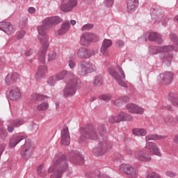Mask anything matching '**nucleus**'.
I'll return each mask as SVG.
<instances>
[{
	"instance_id": "obj_21",
	"label": "nucleus",
	"mask_w": 178,
	"mask_h": 178,
	"mask_svg": "<svg viewBox=\"0 0 178 178\" xmlns=\"http://www.w3.org/2000/svg\"><path fill=\"white\" fill-rule=\"evenodd\" d=\"M9 98L11 101H17L22 98L20 90L17 86H13L9 92Z\"/></svg>"
},
{
	"instance_id": "obj_39",
	"label": "nucleus",
	"mask_w": 178,
	"mask_h": 178,
	"mask_svg": "<svg viewBox=\"0 0 178 178\" xmlns=\"http://www.w3.org/2000/svg\"><path fill=\"white\" fill-rule=\"evenodd\" d=\"M56 81H58V78L56 76L54 75L47 79V84L50 86V87H54L55 84H56Z\"/></svg>"
},
{
	"instance_id": "obj_22",
	"label": "nucleus",
	"mask_w": 178,
	"mask_h": 178,
	"mask_svg": "<svg viewBox=\"0 0 178 178\" xmlns=\"http://www.w3.org/2000/svg\"><path fill=\"white\" fill-rule=\"evenodd\" d=\"M126 108L129 111V113H138L139 115L144 113V108L138 107L134 104H127Z\"/></svg>"
},
{
	"instance_id": "obj_12",
	"label": "nucleus",
	"mask_w": 178,
	"mask_h": 178,
	"mask_svg": "<svg viewBox=\"0 0 178 178\" xmlns=\"http://www.w3.org/2000/svg\"><path fill=\"white\" fill-rule=\"evenodd\" d=\"M95 55V51L87 47H81L77 51V56L79 59H90Z\"/></svg>"
},
{
	"instance_id": "obj_60",
	"label": "nucleus",
	"mask_w": 178,
	"mask_h": 178,
	"mask_svg": "<svg viewBox=\"0 0 178 178\" xmlns=\"http://www.w3.org/2000/svg\"><path fill=\"white\" fill-rule=\"evenodd\" d=\"M165 175H166V176H168V177H171V178H173V177H175L176 176V173L172 172H170V171H167V172H165Z\"/></svg>"
},
{
	"instance_id": "obj_34",
	"label": "nucleus",
	"mask_w": 178,
	"mask_h": 178,
	"mask_svg": "<svg viewBox=\"0 0 178 178\" xmlns=\"http://www.w3.org/2000/svg\"><path fill=\"white\" fill-rule=\"evenodd\" d=\"M166 138L165 136L159 135V134H150L145 136L146 141L156 140H165Z\"/></svg>"
},
{
	"instance_id": "obj_43",
	"label": "nucleus",
	"mask_w": 178,
	"mask_h": 178,
	"mask_svg": "<svg viewBox=\"0 0 178 178\" xmlns=\"http://www.w3.org/2000/svg\"><path fill=\"white\" fill-rule=\"evenodd\" d=\"M58 58V54L54 51H51L48 54V60L49 62H51V60H56V59Z\"/></svg>"
},
{
	"instance_id": "obj_64",
	"label": "nucleus",
	"mask_w": 178,
	"mask_h": 178,
	"mask_svg": "<svg viewBox=\"0 0 178 178\" xmlns=\"http://www.w3.org/2000/svg\"><path fill=\"white\" fill-rule=\"evenodd\" d=\"M173 143H174L175 144H178V135H177V136H175V138H174V140H173Z\"/></svg>"
},
{
	"instance_id": "obj_49",
	"label": "nucleus",
	"mask_w": 178,
	"mask_h": 178,
	"mask_svg": "<svg viewBox=\"0 0 178 178\" xmlns=\"http://www.w3.org/2000/svg\"><path fill=\"white\" fill-rule=\"evenodd\" d=\"M109 122L110 123H120V122L119 121V117L117 115V116H115V115H111L109 119Z\"/></svg>"
},
{
	"instance_id": "obj_59",
	"label": "nucleus",
	"mask_w": 178,
	"mask_h": 178,
	"mask_svg": "<svg viewBox=\"0 0 178 178\" xmlns=\"http://www.w3.org/2000/svg\"><path fill=\"white\" fill-rule=\"evenodd\" d=\"M24 35H26V31H22L19 33L17 37L18 40H21V38H23V37H24Z\"/></svg>"
},
{
	"instance_id": "obj_24",
	"label": "nucleus",
	"mask_w": 178,
	"mask_h": 178,
	"mask_svg": "<svg viewBox=\"0 0 178 178\" xmlns=\"http://www.w3.org/2000/svg\"><path fill=\"white\" fill-rule=\"evenodd\" d=\"M26 138H27V136H12L10 138L9 145L11 148H15L19 143L23 141V140H26Z\"/></svg>"
},
{
	"instance_id": "obj_37",
	"label": "nucleus",
	"mask_w": 178,
	"mask_h": 178,
	"mask_svg": "<svg viewBox=\"0 0 178 178\" xmlns=\"http://www.w3.org/2000/svg\"><path fill=\"white\" fill-rule=\"evenodd\" d=\"M33 98L36 101V102H42V101H44V99H48L49 97L44 95L35 94L34 95Z\"/></svg>"
},
{
	"instance_id": "obj_33",
	"label": "nucleus",
	"mask_w": 178,
	"mask_h": 178,
	"mask_svg": "<svg viewBox=\"0 0 178 178\" xmlns=\"http://www.w3.org/2000/svg\"><path fill=\"white\" fill-rule=\"evenodd\" d=\"M132 134H134V136H138L139 137H144L147 136V130L143 128H134L132 129Z\"/></svg>"
},
{
	"instance_id": "obj_40",
	"label": "nucleus",
	"mask_w": 178,
	"mask_h": 178,
	"mask_svg": "<svg viewBox=\"0 0 178 178\" xmlns=\"http://www.w3.org/2000/svg\"><path fill=\"white\" fill-rule=\"evenodd\" d=\"M148 49L149 55H157V54H159V47L150 46Z\"/></svg>"
},
{
	"instance_id": "obj_27",
	"label": "nucleus",
	"mask_w": 178,
	"mask_h": 178,
	"mask_svg": "<svg viewBox=\"0 0 178 178\" xmlns=\"http://www.w3.org/2000/svg\"><path fill=\"white\" fill-rule=\"evenodd\" d=\"M109 47H112V40H109V39H105L103 41V43H102V45L101 49H100L101 53L104 56H108V48H109Z\"/></svg>"
},
{
	"instance_id": "obj_56",
	"label": "nucleus",
	"mask_w": 178,
	"mask_h": 178,
	"mask_svg": "<svg viewBox=\"0 0 178 178\" xmlns=\"http://www.w3.org/2000/svg\"><path fill=\"white\" fill-rule=\"evenodd\" d=\"M68 66L71 69H74L76 67V62H74V60L72 59H70L68 60Z\"/></svg>"
},
{
	"instance_id": "obj_14",
	"label": "nucleus",
	"mask_w": 178,
	"mask_h": 178,
	"mask_svg": "<svg viewBox=\"0 0 178 178\" xmlns=\"http://www.w3.org/2000/svg\"><path fill=\"white\" fill-rule=\"evenodd\" d=\"M120 172H124V173H126L130 178H137L138 176L136 168L129 164H122L120 166Z\"/></svg>"
},
{
	"instance_id": "obj_16",
	"label": "nucleus",
	"mask_w": 178,
	"mask_h": 178,
	"mask_svg": "<svg viewBox=\"0 0 178 178\" xmlns=\"http://www.w3.org/2000/svg\"><path fill=\"white\" fill-rule=\"evenodd\" d=\"M70 161L75 165H83L84 163V156L80 152H74L71 154Z\"/></svg>"
},
{
	"instance_id": "obj_23",
	"label": "nucleus",
	"mask_w": 178,
	"mask_h": 178,
	"mask_svg": "<svg viewBox=\"0 0 178 178\" xmlns=\"http://www.w3.org/2000/svg\"><path fill=\"white\" fill-rule=\"evenodd\" d=\"M145 148H147V149H152L154 155H156L157 156H162V154L161 153V151H159V147L156 143L146 141Z\"/></svg>"
},
{
	"instance_id": "obj_52",
	"label": "nucleus",
	"mask_w": 178,
	"mask_h": 178,
	"mask_svg": "<svg viewBox=\"0 0 178 178\" xmlns=\"http://www.w3.org/2000/svg\"><path fill=\"white\" fill-rule=\"evenodd\" d=\"M113 159L114 161H122V156L119 152H115L113 155Z\"/></svg>"
},
{
	"instance_id": "obj_31",
	"label": "nucleus",
	"mask_w": 178,
	"mask_h": 178,
	"mask_svg": "<svg viewBox=\"0 0 178 178\" xmlns=\"http://www.w3.org/2000/svg\"><path fill=\"white\" fill-rule=\"evenodd\" d=\"M70 29V23L69 22H64L62 24L60 29L58 30V35H63L64 34H66L67 31Z\"/></svg>"
},
{
	"instance_id": "obj_47",
	"label": "nucleus",
	"mask_w": 178,
	"mask_h": 178,
	"mask_svg": "<svg viewBox=\"0 0 178 178\" xmlns=\"http://www.w3.org/2000/svg\"><path fill=\"white\" fill-rule=\"evenodd\" d=\"M173 116L172 115H167L164 118V122L165 124H167L168 126H170L172 123H173Z\"/></svg>"
},
{
	"instance_id": "obj_42",
	"label": "nucleus",
	"mask_w": 178,
	"mask_h": 178,
	"mask_svg": "<svg viewBox=\"0 0 178 178\" xmlns=\"http://www.w3.org/2000/svg\"><path fill=\"white\" fill-rule=\"evenodd\" d=\"M50 19L51 20V24L53 26H56L59 24V23H62V18L60 17H50Z\"/></svg>"
},
{
	"instance_id": "obj_11",
	"label": "nucleus",
	"mask_w": 178,
	"mask_h": 178,
	"mask_svg": "<svg viewBox=\"0 0 178 178\" xmlns=\"http://www.w3.org/2000/svg\"><path fill=\"white\" fill-rule=\"evenodd\" d=\"M21 155L24 159H30L33 155V146L31 145V140H25V143L22 146Z\"/></svg>"
},
{
	"instance_id": "obj_25",
	"label": "nucleus",
	"mask_w": 178,
	"mask_h": 178,
	"mask_svg": "<svg viewBox=\"0 0 178 178\" xmlns=\"http://www.w3.org/2000/svg\"><path fill=\"white\" fill-rule=\"evenodd\" d=\"M19 79H20V75L17 72L8 74L6 76V84H7V86H10L11 84H13V83L16 82L17 80H19Z\"/></svg>"
},
{
	"instance_id": "obj_7",
	"label": "nucleus",
	"mask_w": 178,
	"mask_h": 178,
	"mask_svg": "<svg viewBox=\"0 0 178 178\" xmlns=\"http://www.w3.org/2000/svg\"><path fill=\"white\" fill-rule=\"evenodd\" d=\"M97 70L95 65L90 61L81 60L77 63V74L78 76H86L90 73H94Z\"/></svg>"
},
{
	"instance_id": "obj_13",
	"label": "nucleus",
	"mask_w": 178,
	"mask_h": 178,
	"mask_svg": "<svg viewBox=\"0 0 178 178\" xmlns=\"http://www.w3.org/2000/svg\"><path fill=\"white\" fill-rule=\"evenodd\" d=\"M174 74L172 72H165L163 74H160L158 76V81L160 84L163 86H169L173 81Z\"/></svg>"
},
{
	"instance_id": "obj_2",
	"label": "nucleus",
	"mask_w": 178,
	"mask_h": 178,
	"mask_svg": "<svg viewBox=\"0 0 178 178\" xmlns=\"http://www.w3.org/2000/svg\"><path fill=\"white\" fill-rule=\"evenodd\" d=\"M54 165L48 170L49 173H53L50 178H62V175L69 169L67 157L65 154L60 155V153H58L54 156Z\"/></svg>"
},
{
	"instance_id": "obj_9",
	"label": "nucleus",
	"mask_w": 178,
	"mask_h": 178,
	"mask_svg": "<svg viewBox=\"0 0 178 178\" xmlns=\"http://www.w3.org/2000/svg\"><path fill=\"white\" fill-rule=\"evenodd\" d=\"M150 15L152 20L157 24H159L163 20V17L165 16L163 10L161 7L155 6L151 8Z\"/></svg>"
},
{
	"instance_id": "obj_36",
	"label": "nucleus",
	"mask_w": 178,
	"mask_h": 178,
	"mask_svg": "<svg viewBox=\"0 0 178 178\" xmlns=\"http://www.w3.org/2000/svg\"><path fill=\"white\" fill-rule=\"evenodd\" d=\"M129 101H130L129 96H123L117 99L114 104L117 105V106H122V105H124V104L129 102Z\"/></svg>"
},
{
	"instance_id": "obj_41",
	"label": "nucleus",
	"mask_w": 178,
	"mask_h": 178,
	"mask_svg": "<svg viewBox=\"0 0 178 178\" xmlns=\"http://www.w3.org/2000/svg\"><path fill=\"white\" fill-rule=\"evenodd\" d=\"M48 106H49L48 102H42L41 104L37 106L36 109L37 111H47V109H48Z\"/></svg>"
},
{
	"instance_id": "obj_29",
	"label": "nucleus",
	"mask_w": 178,
	"mask_h": 178,
	"mask_svg": "<svg viewBox=\"0 0 178 178\" xmlns=\"http://www.w3.org/2000/svg\"><path fill=\"white\" fill-rule=\"evenodd\" d=\"M48 73V68L45 65H40L36 72L35 79L36 80H41L42 77H45V74Z\"/></svg>"
},
{
	"instance_id": "obj_20",
	"label": "nucleus",
	"mask_w": 178,
	"mask_h": 178,
	"mask_svg": "<svg viewBox=\"0 0 178 178\" xmlns=\"http://www.w3.org/2000/svg\"><path fill=\"white\" fill-rule=\"evenodd\" d=\"M56 76L57 77V81H60V80L63 79L69 80V81H70V80H73L74 77H77L74 74L67 70L62 71L58 74L56 75Z\"/></svg>"
},
{
	"instance_id": "obj_4",
	"label": "nucleus",
	"mask_w": 178,
	"mask_h": 178,
	"mask_svg": "<svg viewBox=\"0 0 178 178\" xmlns=\"http://www.w3.org/2000/svg\"><path fill=\"white\" fill-rule=\"evenodd\" d=\"M81 88V80L79 77H74L73 79L69 81L63 89L64 98L73 97L77 92V90Z\"/></svg>"
},
{
	"instance_id": "obj_3",
	"label": "nucleus",
	"mask_w": 178,
	"mask_h": 178,
	"mask_svg": "<svg viewBox=\"0 0 178 178\" xmlns=\"http://www.w3.org/2000/svg\"><path fill=\"white\" fill-rule=\"evenodd\" d=\"M97 130L99 133L98 147L93 149L97 156L104 155L105 152L109 149H112V143L108 140L106 137V127L104 124L98 126Z\"/></svg>"
},
{
	"instance_id": "obj_62",
	"label": "nucleus",
	"mask_w": 178,
	"mask_h": 178,
	"mask_svg": "<svg viewBox=\"0 0 178 178\" xmlns=\"http://www.w3.org/2000/svg\"><path fill=\"white\" fill-rule=\"evenodd\" d=\"M28 12H29V13H31V15H33V13H35V8L34 7H30L28 9Z\"/></svg>"
},
{
	"instance_id": "obj_38",
	"label": "nucleus",
	"mask_w": 178,
	"mask_h": 178,
	"mask_svg": "<svg viewBox=\"0 0 178 178\" xmlns=\"http://www.w3.org/2000/svg\"><path fill=\"white\" fill-rule=\"evenodd\" d=\"M8 123H10V124H12L15 127H20V126L23 124V120H9L8 121Z\"/></svg>"
},
{
	"instance_id": "obj_17",
	"label": "nucleus",
	"mask_w": 178,
	"mask_h": 178,
	"mask_svg": "<svg viewBox=\"0 0 178 178\" xmlns=\"http://www.w3.org/2000/svg\"><path fill=\"white\" fill-rule=\"evenodd\" d=\"M60 143L62 145H70V134L67 127H64L61 131Z\"/></svg>"
},
{
	"instance_id": "obj_1",
	"label": "nucleus",
	"mask_w": 178,
	"mask_h": 178,
	"mask_svg": "<svg viewBox=\"0 0 178 178\" xmlns=\"http://www.w3.org/2000/svg\"><path fill=\"white\" fill-rule=\"evenodd\" d=\"M52 21L50 17H47L42 22V25L38 27V38L41 44L42 48L38 52V59L42 63H45V56H47V51L49 48V39L47 35V29L52 27Z\"/></svg>"
},
{
	"instance_id": "obj_35",
	"label": "nucleus",
	"mask_w": 178,
	"mask_h": 178,
	"mask_svg": "<svg viewBox=\"0 0 178 178\" xmlns=\"http://www.w3.org/2000/svg\"><path fill=\"white\" fill-rule=\"evenodd\" d=\"M168 100L174 106L178 108V95L173 92H170L168 95Z\"/></svg>"
},
{
	"instance_id": "obj_50",
	"label": "nucleus",
	"mask_w": 178,
	"mask_h": 178,
	"mask_svg": "<svg viewBox=\"0 0 178 178\" xmlns=\"http://www.w3.org/2000/svg\"><path fill=\"white\" fill-rule=\"evenodd\" d=\"M28 22H29V18H27V17H22V19L19 22L21 28L23 29L24 27H26V26H27Z\"/></svg>"
},
{
	"instance_id": "obj_18",
	"label": "nucleus",
	"mask_w": 178,
	"mask_h": 178,
	"mask_svg": "<svg viewBox=\"0 0 178 178\" xmlns=\"http://www.w3.org/2000/svg\"><path fill=\"white\" fill-rule=\"evenodd\" d=\"M0 30L8 34V35H12L16 31L12 24L6 22H0Z\"/></svg>"
},
{
	"instance_id": "obj_46",
	"label": "nucleus",
	"mask_w": 178,
	"mask_h": 178,
	"mask_svg": "<svg viewBox=\"0 0 178 178\" xmlns=\"http://www.w3.org/2000/svg\"><path fill=\"white\" fill-rule=\"evenodd\" d=\"M92 29H94V24H86L82 26L81 31H90V30H92Z\"/></svg>"
},
{
	"instance_id": "obj_8",
	"label": "nucleus",
	"mask_w": 178,
	"mask_h": 178,
	"mask_svg": "<svg viewBox=\"0 0 178 178\" xmlns=\"http://www.w3.org/2000/svg\"><path fill=\"white\" fill-rule=\"evenodd\" d=\"M159 53H164L161 56L163 63H164L165 66H168V67H169V66H171L172 65V60H173V54L167 52L173 51L175 49V47L172 45L159 46Z\"/></svg>"
},
{
	"instance_id": "obj_54",
	"label": "nucleus",
	"mask_w": 178,
	"mask_h": 178,
	"mask_svg": "<svg viewBox=\"0 0 178 178\" xmlns=\"http://www.w3.org/2000/svg\"><path fill=\"white\" fill-rule=\"evenodd\" d=\"M29 129L31 131H34V130H37L38 129V125L35 122H31L29 125Z\"/></svg>"
},
{
	"instance_id": "obj_45",
	"label": "nucleus",
	"mask_w": 178,
	"mask_h": 178,
	"mask_svg": "<svg viewBox=\"0 0 178 178\" xmlns=\"http://www.w3.org/2000/svg\"><path fill=\"white\" fill-rule=\"evenodd\" d=\"M146 178H161V175L155 172H149L146 173Z\"/></svg>"
},
{
	"instance_id": "obj_30",
	"label": "nucleus",
	"mask_w": 178,
	"mask_h": 178,
	"mask_svg": "<svg viewBox=\"0 0 178 178\" xmlns=\"http://www.w3.org/2000/svg\"><path fill=\"white\" fill-rule=\"evenodd\" d=\"M118 116V120L120 122H126V121L133 120V116H131V115L124 113L123 111H121Z\"/></svg>"
},
{
	"instance_id": "obj_15",
	"label": "nucleus",
	"mask_w": 178,
	"mask_h": 178,
	"mask_svg": "<svg viewBox=\"0 0 178 178\" xmlns=\"http://www.w3.org/2000/svg\"><path fill=\"white\" fill-rule=\"evenodd\" d=\"M77 0H69L66 3H63L60 5V10L64 12L65 13H67L69 12H72L74 8L77 6Z\"/></svg>"
},
{
	"instance_id": "obj_6",
	"label": "nucleus",
	"mask_w": 178,
	"mask_h": 178,
	"mask_svg": "<svg viewBox=\"0 0 178 178\" xmlns=\"http://www.w3.org/2000/svg\"><path fill=\"white\" fill-rule=\"evenodd\" d=\"M81 136L79 143H84L88 140H98V133L92 124H87L85 127L80 128Z\"/></svg>"
},
{
	"instance_id": "obj_48",
	"label": "nucleus",
	"mask_w": 178,
	"mask_h": 178,
	"mask_svg": "<svg viewBox=\"0 0 178 178\" xmlns=\"http://www.w3.org/2000/svg\"><path fill=\"white\" fill-rule=\"evenodd\" d=\"M8 137V131L3 129V128H0V138L1 140H5Z\"/></svg>"
},
{
	"instance_id": "obj_57",
	"label": "nucleus",
	"mask_w": 178,
	"mask_h": 178,
	"mask_svg": "<svg viewBox=\"0 0 178 178\" xmlns=\"http://www.w3.org/2000/svg\"><path fill=\"white\" fill-rule=\"evenodd\" d=\"M7 130L9 131V133H13L15 131V127L12 124L8 123L7 122Z\"/></svg>"
},
{
	"instance_id": "obj_44",
	"label": "nucleus",
	"mask_w": 178,
	"mask_h": 178,
	"mask_svg": "<svg viewBox=\"0 0 178 178\" xmlns=\"http://www.w3.org/2000/svg\"><path fill=\"white\" fill-rule=\"evenodd\" d=\"M99 99L102 101H105V102H109L112 98V95L107 94V95H102L99 97Z\"/></svg>"
},
{
	"instance_id": "obj_32",
	"label": "nucleus",
	"mask_w": 178,
	"mask_h": 178,
	"mask_svg": "<svg viewBox=\"0 0 178 178\" xmlns=\"http://www.w3.org/2000/svg\"><path fill=\"white\" fill-rule=\"evenodd\" d=\"M104 84V76L99 74L95 76L93 86L95 87H102Z\"/></svg>"
},
{
	"instance_id": "obj_28",
	"label": "nucleus",
	"mask_w": 178,
	"mask_h": 178,
	"mask_svg": "<svg viewBox=\"0 0 178 178\" xmlns=\"http://www.w3.org/2000/svg\"><path fill=\"white\" fill-rule=\"evenodd\" d=\"M138 7V0H127V8L129 13L136 12Z\"/></svg>"
},
{
	"instance_id": "obj_10",
	"label": "nucleus",
	"mask_w": 178,
	"mask_h": 178,
	"mask_svg": "<svg viewBox=\"0 0 178 178\" xmlns=\"http://www.w3.org/2000/svg\"><path fill=\"white\" fill-rule=\"evenodd\" d=\"M98 36L95 33H83L81 36V45L83 47H89L90 44L92 42V41H99Z\"/></svg>"
},
{
	"instance_id": "obj_58",
	"label": "nucleus",
	"mask_w": 178,
	"mask_h": 178,
	"mask_svg": "<svg viewBox=\"0 0 178 178\" xmlns=\"http://www.w3.org/2000/svg\"><path fill=\"white\" fill-rule=\"evenodd\" d=\"M33 52H34V50L33 49H30L25 51L24 55L25 56H31Z\"/></svg>"
},
{
	"instance_id": "obj_55",
	"label": "nucleus",
	"mask_w": 178,
	"mask_h": 178,
	"mask_svg": "<svg viewBox=\"0 0 178 178\" xmlns=\"http://www.w3.org/2000/svg\"><path fill=\"white\" fill-rule=\"evenodd\" d=\"M115 45L118 48H123V47H124V41L122 40H118L116 42Z\"/></svg>"
},
{
	"instance_id": "obj_51",
	"label": "nucleus",
	"mask_w": 178,
	"mask_h": 178,
	"mask_svg": "<svg viewBox=\"0 0 178 178\" xmlns=\"http://www.w3.org/2000/svg\"><path fill=\"white\" fill-rule=\"evenodd\" d=\"M170 37L171 38V40L172 41V42H174V44L176 45L178 43V37L177 35H176V33H170Z\"/></svg>"
},
{
	"instance_id": "obj_53",
	"label": "nucleus",
	"mask_w": 178,
	"mask_h": 178,
	"mask_svg": "<svg viewBox=\"0 0 178 178\" xmlns=\"http://www.w3.org/2000/svg\"><path fill=\"white\" fill-rule=\"evenodd\" d=\"M113 3H115L113 0H105L104 1V5L106 6H107V8H112V6H113Z\"/></svg>"
},
{
	"instance_id": "obj_63",
	"label": "nucleus",
	"mask_w": 178,
	"mask_h": 178,
	"mask_svg": "<svg viewBox=\"0 0 178 178\" xmlns=\"http://www.w3.org/2000/svg\"><path fill=\"white\" fill-rule=\"evenodd\" d=\"M5 57H0V66H3V63H5Z\"/></svg>"
},
{
	"instance_id": "obj_26",
	"label": "nucleus",
	"mask_w": 178,
	"mask_h": 178,
	"mask_svg": "<svg viewBox=\"0 0 178 178\" xmlns=\"http://www.w3.org/2000/svg\"><path fill=\"white\" fill-rule=\"evenodd\" d=\"M148 39L149 41H152L161 45L163 42V40L162 39V35L155 33V32H150L149 34Z\"/></svg>"
},
{
	"instance_id": "obj_5",
	"label": "nucleus",
	"mask_w": 178,
	"mask_h": 178,
	"mask_svg": "<svg viewBox=\"0 0 178 178\" xmlns=\"http://www.w3.org/2000/svg\"><path fill=\"white\" fill-rule=\"evenodd\" d=\"M108 72L110 76L117 81L119 86L124 87V88H127V83L124 81V80H126V74L122 67L118 66L117 67H108Z\"/></svg>"
},
{
	"instance_id": "obj_19",
	"label": "nucleus",
	"mask_w": 178,
	"mask_h": 178,
	"mask_svg": "<svg viewBox=\"0 0 178 178\" xmlns=\"http://www.w3.org/2000/svg\"><path fill=\"white\" fill-rule=\"evenodd\" d=\"M134 156L138 161L141 162H149L151 161V156L148 154V152L145 150L136 151L135 152Z\"/></svg>"
},
{
	"instance_id": "obj_61",
	"label": "nucleus",
	"mask_w": 178,
	"mask_h": 178,
	"mask_svg": "<svg viewBox=\"0 0 178 178\" xmlns=\"http://www.w3.org/2000/svg\"><path fill=\"white\" fill-rule=\"evenodd\" d=\"M38 175H39V176H43L42 175V165H40L38 168Z\"/></svg>"
}]
</instances>
